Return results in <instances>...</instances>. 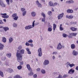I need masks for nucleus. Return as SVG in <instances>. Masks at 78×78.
<instances>
[{
  "instance_id": "1",
  "label": "nucleus",
  "mask_w": 78,
  "mask_h": 78,
  "mask_svg": "<svg viewBox=\"0 0 78 78\" xmlns=\"http://www.w3.org/2000/svg\"><path fill=\"white\" fill-rule=\"evenodd\" d=\"M17 61L19 62H21L22 60V55L18 54H17Z\"/></svg>"
},
{
  "instance_id": "2",
  "label": "nucleus",
  "mask_w": 78,
  "mask_h": 78,
  "mask_svg": "<svg viewBox=\"0 0 78 78\" xmlns=\"http://www.w3.org/2000/svg\"><path fill=\"white\" fill-rule=\"evenodd\" d=\"M38 56L39 57H41L42 55V48H40L38 50Z\"/></svg>"
},
{
  "instance_id": "3",
  "label": "nucleus",
  "mask_w": 78,
  "mask_h": 78,
  "mask_svg": "<svg viewBox=\"0 0 78 78\" xmlns=\"http://www.w3.org/2000/svg\"><path fill=\"white\" fill-rule=\"evenodd\" d=\"M76 35H77V33H69V35L68 36V37L69 38H72V36H76Z\"/></svg>"
},
{
  "instance_id": "4",
  "label": "nucleus",
  "mask_w": 78,
  "mask_h": 78,
  "mask_svg": "<svg viewBox=\"0 0 78 78\" xmlns=\"http://www.w3.org/2000/svg\"><path fill=\"white\" fill-rule=\"evenodd\" d=\"M74 72L75 70H74V69H73L72 68L68 71V73H69V74L72 75V74L74 73Z\"/></svg>"
},
{
  "instance_id": "5",
  "label": "nucleus",
  "mask_w": 78,
  "mask_h": 78,
  "mask_svg": "<svg viewBox=\"0 0 78 78\" xmlns=\"http://www.w3.org/2000/svg\"><path fill=\"white\" fill-rule=\"evenodd\" d=\"M33 27L32 26V25H29L27 26H26L25 27V30H30L31 28H33Z\"/></svg>"
},
{
  "instance_id": "6",
  "label": "nucleus",
  "mask_w": 78,
  "mask_h": 78,
  "mask_svg": "<svg viewBox=\"0 0 78 78\" xmlns=\"http://www.w3.org/2000/svg\"><path fill=\"white\" fill-rule=\"evenodd\" d=\"M0 5L3 8H4L6 6V5L4 4L3 1L1 0H0Z\"/></svg>"
},
{
  "instance_id": "7",
  "label": "nucleus",
  "mask_w": 78,
  "mask_h": 78,
  "mask_svg": "<svg viewBox=\"0 0 78 78\" xmlns=\"http://www.w3.org/2000/svg\"><path fill=\"white\" fill-rule=\"evenodd\" d=\"M49 61L48 60H45L43 63V64L44 66H46L49 64Z\"/></svg>"
},
{
  "instance_id": "8",
  "label": "nucleus",
  "mask_w": 78,
  "mask_h": 78,
  "mask_svg": "<svg viewBox=\"0 0 78 78\" xmlns=\"http://www.w3.org/2000/svg\"><path fill=\"white\" fill-rule=\"evenodd\" d=\"M62 48V45L61 43H59L57 45V50H61Z\"/></svg>"
},
{
  "instance_id": "9",
  "label": "nucleus",
  "mask_w": 78,
  "mask_h": 78,
  "mask_svg": "<svg viewBox=\"0 0 78 78\" xmlns=\"http://www.w3.org/2000/svg\"><path fill=\"white\" fill-rule=\"evenodd\" d=\"M72 54L73 56H77L78 55V52L75 50H73L72 52Z\"/></svg>"
},
{
  "instance_id": "10",
  "label": "nucleus",
  "mask_w": 78,
  "mask_h": 78,
  "mask_svg": "<svg viewBox=\"0 0 78 78\" xmlns=\"http://www.w3.org/2000/svg\"><path fill=\"white\" fill-rule=\"evenodd\" d=\"M27 69H28V70L29 72H32L33 70L32 69H31V67H30V66L29 64H27Z\"/></svg>"
},
{
  "instance_id": "11",
  "label": "nucleus",
  "mask_w": 78,
  "mask_h": 78,
  "mask_svg": "<svg viewBox=\"0 0 78 78\" xmlns=\"http://www.w3.org/2000/svg\"><path fill=\"white\" fill-rule=\"evenodd\" d=\"M63 16H64V13H63L58 15V20L59 19H62V18Z\"/></svg>"
},
{
  "instance_id": "12",
  "label": "nucleus",
  "mask_w": 78,
  "mask_h": 78,
  "mask_svg": "<svg viewBox=\"0 0 78 78\" xmlns=\"http://www.w3.org/2000/svg\"><path fill=\"white\" fill-rule=\"evenodd\" d=\"M66 18L69 19H72L73 18V16L72 15H66Z\"/></svg>"
},
{
  "instance_id": "13",
  "label": "nucleus",
  "mask_w": 78,
  "mask_h": 78,
  "mask_svg": "<svg viewBox=\"0 0 78 78\" xmlns=\"http://www.w3.org/2000/svg\"><path fill=\"white\" fill-rule=\"evenodd\" d=\"M66 12L68 13H73V11L72 9H68L67 10Z\"/></svg>"
},
{
  "instance_id": "14",
  "label": "nucleus",
  "mask_w": 78,
  "mask_h": 78,
  "mask_svg": "<svg viewBox=\"0 0 78 78\" xmlns=\"http://www.w3.org/2000/svg\"><path fill=\"white\" fill-rule=\"evenodd\" d=\"M31 14L32 17H35L36 15V13L34 12H31Z\"/></svg>"
},
{
  "instance_id": "15",
  "label": "nucleus",
  "mask_w": 78,
  "mask_h": 78,
  "mask_svg": "<svg viewBox=\"0 0 78 78\" xmlns=\"http://www.w3.org/2000/svg\"><path fill=\"white\" fill-rule=\"evenodd\" d=\"M3 47H4L3 45L0 43V50H2L3 49Z\"/></svg>"
},
{
  "instance_id": "16",
  "label": "nucleus",
  "mask_w": 78,
  "mask_h": 78,
  "mask_svg": "<svg viewBox=\"0 0 78 78\" xmlns=\"http://www.w3.org/2000/svg\"><path fill=\"white\" fill-rule=\"evenodd\" d=\"M70 30H71L73 31H75L77 30V28H76L75 27H71L70 28Z\"/></svg>"
},
{
  "instance_id": "17",
  "label": "nucleus",
  "mask_w": 78,
  "mask_h": 78,
  "mask_svg": "<svg viewBox=\"0 0 78 78\" xmlns=\"http://www.w3.org/2000/svg\"><path fill=\"white\" fill-rule=\"evenodd\" d=\"M7 71H8V72H9V73H12V72H13V70H12V69H11V68H9V69H7Z\"/></svg>"
},
{
  "instance_id": "18",
  "label": "nucleus",
  "mask_w": 78,
  "mask_h": 78,
  "mask_svg": "<svg viewBox=\"0 0 78 78\" xmlns=\"http://www.w3.org/2000/svg\"><path fill=\"white\" fill-rule=\"evenodd\" d=\"M36 3L38 7H41V6L42 5H41V4L40 3H39V1H38V0L37 1Z\"/></svg>"
},
{
  "instance_id": "19",
  "label": "nucleus",
  "mask_w": 78,
  "mask_h": 78,
  "mask_svg": "<svg viewBox=\"0 0 78 78\" xmlns=\"http://www.w3.org/2000/svg\"><path fill=\"white\" fill-rule=\"evenodd\" d=\"M4 30L5 31H7L9 30V28L8 27H4Z\"/></svg>"
},
{
  "instance_id": "20",
  "label": "nucleus",
  "mask_w": 78,
  "mask_h": 78,
  "mask_svg": "<svg viewBox=\"0 0 78 78\" xmlns=\"http://www.w3.org/2000/svg\"><path fill=\"white\" fill-rule=\"evenodd\" d=\"M71 47L72 49H74L75 48V45L74 44H72L71 45Z\"/></svg>"
},
{
  "instance_id": "21",
  "label": "nucleus",
  "mask_w": 78,
  "mask_h": 78,
  "mask_svg": "<svg viewBox=\"0 0 78 78\" xmlns=\"http://www.w3.org/2000/svg\"><path fill=\"white\" fill-rule=\"evenodd\" d=\"M34 74V73L33 72H30L28 74V76H33Z\"/></svg>"
},
{
  "instance_id": "22",
  "label": "nucleus",
  "mask_w": 78,
  "mask_h": 78,
  "mask_svg": "<svg viewBox=\"0 0 78 78\" xmlns=\"http://www.w3.org/2000/svg\"><path fill=\"white\" fill-rule=\"evenodd\" d=\"M41 72L42 74H45V73H46V72H45V70L43 69H42L41 70Z\"/></svg>"
},
{
  "instance_id": "23",
  "label": "nucleus",
  "mask_w": 78,
  "mask_h": 78,
  "mask_svg": "<svg viewBox=\"0 0 78 78\" xmlns=\"http://www.w3.org/2000/svg\"><path fill=\"white\" fill-rule=\"evenodd\" d=\"M6 56L8 58H10L11 56V53H8L6 54Z\"/></svg>"
},
{
  "instance_id": "24",
  "label": "nucleus",
  "mask_w": 78,
  "mask_h": 78,
  "mask_svg": "<svg viewBox=\"0 0 78 78\" xmlns=\"http://www.w3.org/2000/svg\"><path fill=\"white\" fill-rule=\"evenodd\" d=\"M49 6H54L53 3L51 2H49Z\"/></svg>"
},
{
  "instance_id": "25",
  "label": "nucleus",
  "mask_w": 78,
  "mask_h": 78,
  "mask_svg": "<svg viewBox=\"0 0 78 78\" xmlns=\"http://www.w3.org/2000/svg\"><path fill=\"white\" fill-rule=\"evenodd\" d=\"M12 25L14 28H17V24L15 23H13Z\"/></svg>"
},
{
  "instance_id": "26",
  "label": "nucleus",
  "mask_w": 78,
  "mask_h": 78,
  "mask_svg": "<svg viewBox=\"0 0 78 78\" xmlns=\"http://www.w3.org/2000/svg\"><path fill=\"white\" fill-rule=\"evenodd\" d=\"M25 52V50L23 49H22L20 51V54L21 53V54H23Z\"/></svg>"
},
{
  "instance_id": "27",
  "label": "nucleus",
  "mask_w": 78,
  "mask_h": 78,
  "mask_svg": "<svg viewBox=\"0 0 78 78\" xmlns=\"http://www.w3.org/2000/svg\"><path fill=\"white\" fill-rule=\"evenodd\" d=\"M2 17L4 18V19H8V18H9V16L7 15L6 16H2Z\"/></svg>"
},
{
  "instance_id": "28",
  "label": "nucleus",
  "mask_w": 78,
  "mask_h": 78,
  "mask_svg": "<svg viewBox=\"0 0 78 78\" xmlns=\"http://www.w3.org/2000/svg\"><path fill=\"white\" fill-rule=\"evenodd\" d=\"M53 30L54 31H55V29H56V25L55 24H53Z\"/></svg>"
},
{
  "instance_id": "29",
  "label": "nucleus",
  "mask_w": 78,
  "mask_h": 78,
  "mask_svg": "<svg viewBox=\"0 0 78 78\" xmlns=\"http://www.w3.org/2000/svg\"><path fill=\"white\" fill-rule=\"evenodd\" d=\"M0 76H2V77H3V73L2 71L0 70Z\"/></svg>"
},
{
  "instance_id": "30",
  "label": "nucleus",
  "mask_w": 78,
  "mask_h": 78,
  "mask_svg": "<svg viewBox=\"0 0 78 78\" xmlns=\"http://www.w3.org/2000/svg\"><path fill=\"white\" fill-rule=\"evenodd\" d=\"M48 31H52V28H51V27H49L48 28Z\"/></svg>"
},
{
  "instance_id": "31",
  "label": "nucleus",
  "mask_w": 78,
  "mask_h": 78,
  "mask_svg": "<svg viewBox=\"0 0 78 78\" xmlns=\"http://www.w3.org/2000/svg\"><path fill=\"white\" fill-rule=\"evenodd\" d=\"M27 14V11H24L23 12V16H25Z\"/></svg>"
},
{
  "instance_id": "32",
  "label": "nucleus",
  "mask_w": 78,
  "mask_h": 78,
  "mask_svg": "<svg viewBox=\"0 0 78 78\" xmlns=\"http://www.w3.org/2000/svg\"><path fill=\"white\" fill-rule=\"evenodd\" d=\"M12 16L13 17H16L17 16V14L16 13L13 14Z\"/></svg>"
},
{
  "instance_id": "33",
  "label": "nucleus",
  "mask_w": 78,
  "mask_h": 78,
  "mask_svg": "<svg viewBox=\"0 0 78 78\" xmlns=\"http://www.w3.org/2000/svg\"><path fill=\"white\" fill-rule=\"evenodd\" d=\"M48 14L49 16H51V15H52V12L51 11H49L48 12Z\"/></svg>"
},
{
  "instance_id": "34",
  "label": "nucleus",
  "mask_w": 78,
  "mask_h": 78,
  "mask_svg": "<svg viewBox=\"0 0 78 78\" xmlns=\"http://www.w3.org/2000/svg\"><path fill=\"white\" fill-rule=\"evenodd\" d=\"M22 68V66H20L17 67V69H18V70H20Z\"/></svg>"
},
{
  "instance_id": "35",
  "label": "nucleus",
  "mask_w": 78,
  "mask_h": 78,
  "mask_svg": "<svg viewBox=\"0 0 78 78\" xmlns=\"http://www.w3.org/2000/svg\"><path fill=\"white\" fill-rule=\"evenodd\" d=\"M69 76V75L67 74H65L63 76V78H66V77H68Z\"/></svg>"
},
{
  "instance_id": "36",
  "label": "nucleus",
  "mask_w": 78,
  "mask_h": 78,
  "mask_svg": "<svg viewBox=\"0 0 78 78\" xmlns=\"http://www.w3.org/2000/svg\"><path fill=\"white\" fill-rule=\"evenodd\" d=\"M18 18H19L18 16H16L13 18V19L14 20H17L18 19Z\"/></svg>"
},
{
  "instance_id": "37",
  "label": "nucleus",
  "mask_w": 78,
  "mask_h": 78,
  "mask_svg": "<svg viewBox=\"0 0 78 78\" xmlns=\"http://www.w3.org/2000/svg\"><path fill=\"white\" fill-rule=\"evenodd\" d=\"M21 10L22 12H24V11H25V8H22L21 9Z\"/></svg>"
},
{
  "instance_id": "38",
  "label": "nucleus",
  "mask_w": 78,
  "mask_h": 78,
  "mask_svg": "<svg viewBox=\"0 0 78 78\" xmlns=\"http://www.w3.org/2000/svg\"><path fill=\"white\" fill-rule=\"evenodd\" d=\"M63 36L64 37H67V35L65 34H63Z\"/></svg>"
},
{
  "instance_id": "39",
  "label": "nucleus",
  "mask_w": 78,
  "mask_h": 78,
  "mask_svg": "<svg viewBox=\"0 0 78 78\" xmlns=\"http://www.w3.org/2000/svg\"><path fill=\"white\" fill-rule=\"evenodd\" d=\"M20 78V76L18 75H16L14 76V78Z\"/></svg>"
},
{
  "instance_id": "40",
  "label": "nucleus",
  "mask_w": 78,
  "mask_h": 78,
  "mask_svg": "<svg viewBox=\"0 0 78 78\" xmlns=\"http://www.w3.org/2000/svg\"><path fill=\"white\" fill-rule=\"evenodd\" d=\"M74 66H75V65H74L73 64H70L69 65V67H72Z\"/></svg>"
},
{
  "instance_id": "41",
  "label": "nucleus",
  "mask_w": 78,
  "mask_h": 78,
  "mask_svg": "<svg viewBox=\"0 0 78 78\" xmlns=\"http://www.w3.org/2000/svg\"><path fill=\"white\" fill-rule=\"evenodd\" d=\"M22 47L21 46H20L18 48V50H21L22 49Z\"/></svg>"
},
{
  "instance_id": "42",
  "label": "nucleus",
  "mask_w": 78,
  "mask_h": 78,
  "mask_svg": "<svg viewBox=\"0 0 78 78\" xmlns=\"http://www.w3.org/2000/svg\"><path fill=\"white\" fill-rule=\"evenodd\" d=\"M41 15L43 17H44V18H45V14H44V13H41Z\"/></svg>"
},
{
  "instance_id": "43",
  "label": "nucleus",
  "mask_w": 78,
  "mask_h": 78,
  "mask_svg": "<svg viewBox=\"0 0 78 78\" xmlns=\"http://www.w3.org/2000/svg\"><path fill=\"white\" fill-rule=\"evenodd\" d=\"M45 18H43L42 19V21L43 22H45Z\"/></svg>"
},
{
  "instance_id": "44",
  "label": "nucleus",
  "mask_w": 78,
  "mask_h": 78,
  "mask_svg": "<svg viewBox=\"0 0 78 78\" xmlns=\"http://www.w3.org/2000/svg\"><path fill=\"white\" fill-rule=\"evenodd\" d=\"M59 29L60 31H62V30H64L63 28H62V27H59Z\"/></svg>"
},
{
  "instance_id": "45",
  "label": "nucleus",
  "mask_w": 78,
  "mask_h": 78,
  "mask_svg": "<svg viewBox=\"0 0 78 78\" xmlns=\"http://www.w3.org/2000/svg\"><path fill=\"white\" fill-rule=\"evenodd\" d=\"M29 43H32L33 42V40H30L28 41Z\"/></svg>"
},
{
  "instance_id": "46",
  "label": "nucleus",
  "mask_w": 78,
  "mask_h": 78,
  "mask_svg": "<svg viewBox=\"0 0 78 78\" xmlns=\"http://www.w3.org/2000/svg\"><path fill=\"white\" fill-rule=\"evenodd\" d=\"M19 50H17V52H16V56H17V54H19L20 55H21V54H20V53H19Z\"/></svg>"
},
{
  "instance_id": "47",
  "label": "nucleus",
  "mask_w": 78,
  "mask_h": 78,
  "mask_svg": "<svg viewBox=\"0 0 78 78\" xmlns=\"http://www.w3.org/2000/svg\"><path fill=\"white\" fill-rule=\"evenodd\" d=\"M4 23H3V21H2V20H0V24H3Z\"/></svg>"
},
{
  "instance_id": "48",
  "label": "nucleus",
  "mask_w": 78,
  "mask_h": 78,
  "mask_svg": "<svg viewBox=\"0 0 78 78\" xmlns=\"http://www.w3.org/2000/svg\"><path fill=\"white\" fill-rule=\"evenodd\" d=\"M69 2H70V3H74V2L73 1H72V0H69Z\"/></svg>"
},
{
  "instance_id": "49",
  "label": "nucleus",
  "mask_w": 78,
  "mask_h": 78,
  "mask_svg": "<svg viewBox=\"0 0 78 78\" xmlns=\"http://www.w3.org/2000/svg\"><path fill=\"white\" fill-rule=\"evenodd\" d=\"M2 41L3 42H4V43H5L6 41V39H3L2 40Z\"/></svg>"
},
{
  "instance_id": "50",
  "label": "nucleus",
  "mask_w": 78,
  "mask_h": 78,
  "mask_svg": "<svg viewBox=\"0 0 78 78\" xmlns=\"http://www.w3.org/2000/svg\"><path fill=\"white\" fill-rule=\"evenodd\" d=\"M34 78H37V75L36 74H35L33 75Z\"/></svg>"
},
{
  "instance_id": "51",
  "label": "nucleus",
  "mask_w": 78,
  "mask_h": 78,
  "mask_svg": "<svg viewBox=\"0 0 78 78\" xmlns=\"http://www.w3.org/2000/svg\"><path fill=\"white\" fill-rule=\"evenodd\" d=\"M26 45L27 46H29V45H30V44L28 42H26Z\"/></svg>"
},
{
  "instance_id": "52",
  "label": "nucleus",
  "mask_w": 78,
  "mask_h": 78,
  "mask_svg": "<svg viewBox=\"0 0 78 78\" xmlns=\"http://www.w3.org/2000/svg\"><path fill=\"white\" fill-rule=\"evenodd\" d=\"M12 41H13V40L12 39H9V43L10 44H11V42H12Z\"/></svg>"
},
{
  "instance_id": "53",
  "label": "nucleus",
  "mask_w": 78,
  "mask_h": 78,
  "mask_svg": "<svg viewBox=\"0 0 78 78\" xmlns=\"http://www.w3.org/2000/svg\"><path fill=\"white\" fill-rule=\"evenodd\" d=\"M53 55H57V52L56 51L53 52Z\"/></svg>"
},
{
  "instance_id": "54",
  "label": "nucleus",
  "mask_w": 78,
  "mask_h": 78,
  "mask_svg": "<svg viewBox=\"0 0 78 78\" xmlns=\"http://www.w3.org/2000/svg\"><path fill=\"white\" fill-rule=\"evenodd\" d=\"M66 3H69V4H70V1H68L66 2Z\"/></svg>"
},
{
  "instance_id": "55",
  "label": "nucleus",
  "mask_w": 78,
  "mask_h": 78,
  "mask_svg": "<svg viewBox=\"0 0 78 78\" xmlns=\"http://www.w3.org/2000/svg\"><path fill=\"white\" fill-rule=\"evenodd\" d=\"M37 70L38 71V72H39V71H40V70H41V69L38 68L37 69Z\"/></svg>"
},
{
  "instance_id": "56",
  "label": "nucleus",
  "mask_w": 78,
  "mask_h": 78,
  "mask_svg": "<svg viewBox=\"0 0 78 78\" xmlns=\"http://www.w3.org/2000/svg\"><path fill=\"white\" fill-rule=\"evenodd\" d=\"M70 65V62H67L66 63V65H67L68 66H69Z\"/></svg>"
},
{
  "instance_id": "57",
  "label": "nucleus",
  "mask_w": 78,
  "mask_h": 78,
  "mask_svg": "<svg viewBox=\"0 0 78 78\" xmlns=\"http://www.w3.org/2000/svg\"><path fill=\"white\" fill-rule=\"evenodd\" d=\"M58 77L59 78H62V76L61 75H59Z\"/></svg>"
},
{
  "instance_id": "58",
  "label": "nucleus",
  "mask_w": 78,
  "mask_h": 78,
  "mask_svg": "<svg viewBox=\"0 0 78 78\" xmlns=\"http://www.w3.org/2000/svg\"><path fill=\"white\" fill-rule=\"evenodd\" d=\"M33 27H34V23L33 22L32 23V25Z\"/></svg>"
},
{
  "instance_id": "59",
  "label": "nucleus",
  "mask_w": 78,
  "mask_h": 78,
  "mask_svg": "<svg viewBox=\"0 0 78 78\" xmlns=\"http://www.w3.org/2000/svg\"><path fill=\"white\" fill-rule=\"evenodd\" d=\"M27 53L28 54H29V55H31V52L30 51H27Z\"/></svg>"
},
{
  "instance_id": "60",
  "label": "nucleus",
  "mask_w": 78,
  "mask_h": 78,
  "mask_svg": "<svg viewBox=\"0 0 78 78\" xmlns=\"http://www.w3.org/2000/svg\"><path fill=\"white\" fill-rule=\"evenodd\" d=\"M20 65H23V61L22 62H20Z\"/></svg>"
},
{
  "instance_id": "61",
  "label": "nucleus",
  "mask_w": 78,
  "mask_h": 78,
  "mask_svg": "<svg viewBox=\"0 0 78 78\" xmlns=\"http://www.w3.org/2000/svg\"><path fill=\"white\" fill-rule=\"evenodd\" d=\"M39 23L37 22L35 23V25H39Z\"/></svg>"
},
{
  "instance_id": "62",
  "label": "nucleus",
  "mask_w": 78,
  "mask_h": 78,
  "mask_svg": "<svg viewBox=\"0 0 78 78\" xmlns=\"http://www.w3.org/2000/svg\"><path fill=\"white\" fill-rule=\"evenodd\" d=\"M6 2L8 4V5H9V1H6Z\"/></svg>"
},
{
  "instance_id": "63",
  "label": "nucleus",
  "mask_w": 78,
  "mask_h": 78,
  "mask_svg": "<svg viewBox=\"0 0 78 78\" xmlns=\"http://www.w3.org/2000/svg\"><path fill=\"white\" fill-rule=\"evenodd\" d=\"M77 22H73V25H75V24H76Z\"/></svg>"
},
{
  "instance_id": "64",
  "label": "nucleus",
  "mask_w": 78,
  "mask_h": 78,
  "mask_svg": "<svg viewBox=\"0 0 78 78\" xmlns=\"http://www.w3.org/2000/svg\"><path fill=\"white\" fill-rule=\"evenodd\" d=\"M76 70H78V66H77L76 67Z\"/></svg>"
}]
</instances>
